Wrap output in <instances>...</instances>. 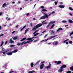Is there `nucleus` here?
Segmentation results:
<instances>
[{"mask_svg":"<svg viewBox=\"0 0 73 73\" xmlns=\"http://www.w3.org/2000/svg\"><path fill=\"white\" fill-rule=\"evenodd\" d=\"M17 51H18L17 50H14L12 52V53H16V52H17Z\"/></svg>","mask_w":73,"mask_h":73,"instance_id":"f3484780","label":"nucleus"},{"mask_svg":"<svg viewBox=\"0 0 73 73\" xmlns=\"http://www.w3.org/2000/svg\"><path fill=\"white\" fill-rule=\"evenodd\" d=\"M69 41V39L63 41V42H66V41Z\"/></svg>","mask_w":73,"mask_h":73,"instance_id":"f704fd0d","label":"nucleus"},{"mask_svg":"<svg viewBox=\"0 0 73 73\" xmlns=\"http://www.w3.org/2000/svg\"><path fill=\"white\" fill-rule=\"evenodd\" d=\"M17 38V36H15L13 38V40H16Z\"/></svg>","mask_w":73,"mask_h":73,"instance_id":"e433bc0d","label":"nucleus"},{"mask_svg":"<svg viewBox=\"0 0 73 73\" xmlns=\"http://www.w3.org/2000/svg\"><path fill=\"white\" fill-rule=\"evenodd\" d=\"M49 64V66L50 67V66H51V64H50V62Z\"/></svg>","mask_w":73,"mask_h":73,"instance_id":"13d9d810","label":"nucleus"},{"mask_svg":"<svg viewBox=\"0 0 73 73\" xmlns=\"http://www.w3.org/2000/svg\"><path fill=\"white\" fill-rule=\"evenodd\" d=\"M25 41H24L22 42L21 44H20V43H18L17 44V45H18V46H19L20 45H23L24 44V42H25Z\"/></svg>","mask_w":73,"mask_h":73,"instance_id":"1a4fd4ad","label":"nucleus"},{"mask_svg":"<svg viewBox=\"0 0 73 73\" xmlns=\"http://www.w3.org/2000/svg\"><path fill=\"white\" fill-rule=\"evenodd\" d=\"M72 73V72L70 71H68L67 72V73Z\"/></svg>","mask_w":73,"mask_h":73,"instance_id":"a19ab883","label":"nucleus"},{"mask_svg":"<svg viewBox=\"0 0 73 73\" xmlns=\"http://www.w3.org/2000/svg\"><path fill=\"white\" fill-rule=\"evenodd\" d=\"M50 25L49 24V23L48 24V25H47L46 27V28H48V27H49V26H50Z\"/></svg>","mask_w":73,"mask_h":73,"instance_id":"79ce46f5","label":"nucleus"},{"mask_svg":"<svg viewBox=\"0 0 73 73\" xmlns=\"http://www.w3.org/2000/svg\"><path fill=\"white\" fill-rule=\"evenodd\" d=\"M55 5H57V2H55Z\"/></svg>","mask_w":73,"mask_h":73,"instance_id":"864d4df0","label":"nucleus"},{"mask_svg":"<svg viewBox=\"0 0 73 73\" xmlns=\"http://www.w3.org/2000/svg\"><path fill=\"white\" fill-rule=\"evenodd\" d=\"M39 38H38L37 39L34 40V42H37V41L39 40Z\"/></svg>","mask_w":73,"mask_h":73,"instance_id":"dca6fc26","label":"nucleus"},{"mask_svg":"<svg viewBox=\"0 0 73 73\" xmlns=\"http://www.w3.org/2000/svg\"><path fill=\"white\" fill-rule=\"evenodd\" d=\"M3 44H4V42H3V41H2L1 42V44L0 45V46H2L3 45Z\"/></svg>","mask_w":73,"mask_h":73,"instance_id":"c756f323","label":"nucleus"},{"mask_svg":"<svg viewBox=\"0 0 73 73\" xmlns=\"http://www.w3.org/2000/svg\"><path fill=\"white\" fill-rule=\"evenodd\" d=\"M2 15V13H0V16H1Z\"/></svg>","mask_w":73,"mask_h":73,"instance_id":"0e129e2a","label":"nucleus"},{"mask_svg":"<svg viewBox=\"0 0 73 73\" xmlns=\"http://www.w3.org/2000/svg\"><path fill=\"white\" fill-rule=\"evenodd\" d=\"M31 68H33V66L34 65V64H33V62L31 63Z\"/></svg>","mask_w":73,"mask_h":73,"instance_id":"412c9836","label":"nucleus"},{"mask_svg":"<svg viewBox=\"0 0 73 73\" xmlns=\"http://www.w3.org/2000/svg\"><path fill=\"white\" fill-rule=\"evenodd\" d=\"M42 25V24L39 23L38 24H37L36 26L34 27L32 29L31 31H33L34 30L35 31V30H36L37 29H38V28H39V27H41Z\"/></svg>","mask_w":73,"mask_h":73,"instance_id":"f257e3e1","label":"nucleus"},{"mask_svg":"<svg viewBox=\"0 0 73 73\" xmlns=\"http://www.w3.org/2000/svg\"><path fill=\"white\" fill-rule=\"evenodd\" d=\"M27 27L26 25H25V26L23 28V29H24V28H25V27Z\"/></svg>","mask_w":73,"mask_h":73,"instance_id":"09e8293b","label":"nucleus"},{"mask_svg":"<svg viewBox=\"0 0 73 73\" xmlns=\"http://www.w3.org/2000/svg\"><path fill=\"white\" fill-rule=\"evenodd\" d=\"M57 36V35H55V36H50L49 37V38H48L46 40H44L41 41V42H42V41H44V42H45L46 41H47L48 40H50L51 39H52V38H54V37H56Z\"/></svg>","mask_w":73,"mask_h":73,"instance_id":"7ed1b4c3","label":"nucleus"},{"mask_svg":"<svg viewBox=\"0 0 73 73\" xmlns=\"http://www.w3.org/2000/svg\"><path fill=\"white\" fill-rule=\"evenodd\" d=\"M15 32V31H13L12 32V34H13V33H14Z\"/></svg>","mask_w":73,"mask_h":73,"instance_id":"6e6d98bb","label":"nucleus"},{"mask_svg":"<svg viewBox=\"0 0 73 73\" xmlns=\"http://www.w3.org/2000/svg\"><path fill=\"white\" fill-rule=\"evenodd\" d=\"M6 7V3H5L3 4L2 5V7Z\"/></svg>","mask_w":73,"mask_h":73,"instance_id":"a878e982","label":"nucleus"},{"mask_svg":"<svg viewBox=\"0 0 73 73\" xmlns=\"http://www.w3.org/2000/svg\"><path fill=\"white\" fill-rule=\"evenodd\" d=\"M50 44H51V42H50L48 43V45H50Z\"/></svg>","mask_w":73,"mask_h":73,"instance_id":"338daca9","label":"nucleus"},{"mask_svg":"<svg viewBox=\"0 0 73 73\" xmlns=\"http://www.w3.org/2000/svg\"><path fill=\"white\" fill-rule=\"evenodd\" d=\"M66 45H68V42H66Z\"/></svg>","mask_w":73,"mask_h":73,"instance_id":"052dcab7","label":"nucleus"},{"mask_svg":"<svg viewBox=\"0 0 73 73\" xmlns=\"http://www.w3.org/2000/svg\"><path fill=\"white\" fill-rule=\"evenodd\" d=\"M69 9H70L71 11H73V9L72 8L70 7H69Z\"/></svg>","mask_w":73,"mask_h":73,"instance_id":"c9c22d12","label":"nucleus"},{"mask_svg":"<svg viewBox=\"0 0 73 73\" xmlns=\"http://www.w3.org/2000/svg\"><path fill=\"white\" fill-rule=\"evenodd\" d=\"M69 14L70 16H73V14L72 13H70Z\"/></svg>","mask_w":73,"mask_h":73,"instance_id":"49530a36","label":"nucleus"},{"mask_svg":"<svg viewBox=\"0 0 73 73\" xmlns=\"http://www.w3.org/2000/svg\"><path fill=\"white\" fill-rule=\"evenodd\" d=\"M31 26L32 27V23H30Z\"/></svg>","mask_w":73,"mask_h":73,"instance_id":"680f3d73","label":"nucleus"},{"mask_svg":"<svg viewBox=\"0 0 73 73\" xmlns=\"http://www.w3.org/2000/svg\"><path fill=\"white\" fill-rule=\"evenodd\" d=\"M56 21H52L49 22V24L50 25H53V24L55 23Z\"/></svg>","mask_w":73,"mask_h":73,"instance_id":"423d86ee","label":"nucleus"},{"mask_svg":"<svg viewBox=\"0 0 73 73\" xmlns=\"http://www.w3.org/2000/svg\"><path fill=\"white\" fill-rule=\"evenodd\" d=\"M51 33L50 34L51 35H52V34H54V32L53 30H52L51 31Z\"/></svg>","mask_w":73,"mask_h":73,"instance_id":"393cba45","label":"nucleus"},{"mask_svg":"<svg viewBox=\"0 0 73 73\" xmlns=\"http://www.w3.org/2000/svg\"><path fill=\"white\" fill-rule=\"evenodd\" d=\"M29 42H30V41H27V42H25V43L24 42L23 43V44H28V43H29Z\"/></svg>","mask_w":73,"mask_h":73,"instance_id":"2f4dec72","label":"nucleus"},{"mask_svg":"<svg viewBox=\"0 0 73 73\" xmlns=\"http://www.w3.org/2000/svg\"><path fill=\"white\" fill-rule=\"evenodd\" d=\"M46 31V30H45L44 31L42 32V33H45V32Z\"/></svg>","mask_w":73,"mask_h":73,"instance_id":"bf43d9fd","label":"nucleus"},{"mask_svg":"<svg viewBox=\"0 0 73 73\" xmlns=\"http://www.w3.org/2000/svg\"><path fill=\"white\" fill-rule=\"evenodd\" d=\"M70 69L71 70L73 71V66H72L70 68Z\"/></svg>","mask_w":73,"mask_h":73,"instance_id":"b1692460","label":"nucleus"},{"mask_svg":"<svg viewBox=\"0 0 73 73\" xmlns=\"http://www.w3.org/2000/svg\"><path fill=\"white\" fill-rule=\"evenodd\" d=\"M18 27H19V25H17L16 26V28H18Z\"/></svg>","mask_w":73,"mask_h":73,"instance_id":"69168bd1","label":"nucleus"},{"mask_svg":"<svg viewBox=\"0 0 73 73\" xmlns=\"http://www.w3.org/2000/svg\"><path fill=\"white\" fill-rule=\"evenodd\" d=\"M55 13V12L53 11H52L51 13V14H53V13Z\"/></svg>","mask_w":73,"mask_h":73,"instance_id":"a18cd8bd","label":"nucleus"},{"mask_svg":"<svg viewBox=\"0 0 73 73\" xmlns=\"http://www.w3.org/2000/svg\"><path fill=\"white\" fill-rule=\"evenodd\" d=\"M69 43L70 44H72V41H70L69 42Z\"/></svg>","mask_w":73,"mask_h":73,"instance_id":"de8ad7c7","label":"nucleus"},{"mask_svg":"<svg viewBox=\"0 0 73 73\" xmlns=\"http://www.w3.org/2000/svg\"><path fill=\"white\" fill-rule=\"evenodd\" d=\"M53 45H57L58 44V42L57 41H54L53 43Z\"/></svg>","mask_w":73,"mask_h":73,"instance_id":"9b49d317","label":"nucleus"},{"mask_svg":"<svg viewBox=\"0 0 73 73\" xmlns=\"http://www.w3.org/2000/svg\"><path fill=\"white\" fill-rule=\"evenodd\" d=\"M40 62V60L37 62L35 64V66L36 65H39V62Z\"/></svg>","mask_w":73,"mask_h":73,"instance_id":"2eb2a0df","label":"nucleus"},{"mask_svg":"<svg viewBox=\"0 0 73 73\" xmlns=\"http://www.w3.org/2000/svg\"><path fill=\"white\" fill-rule=\"evenodd\" d=\"M34 72H35V71L34 70L31 71L29 72V73H33Z\"/></svg>","mask_w":73,"mask_h":73,"instance_id":"4be33fe9","label":"nucleus"},{"mask_svg":"<svg viewBox=\"0 0 73 73\" xmlns=\"http://www.w3.org/2000/svg\"><path fill=\"white\" fill-rule=\"evenodd\" d=\"M58 7L60 8H64L65 7V6L62 5H59L58 6Z\"/></svg>","mask_w":73,"mask_h":73,"instance_id":"f8f14e48","label":"nucleus"},{"mask_svg":"<svg viewBox=\"0 0 73 73\" xmlns=\"http://www.w3.org/2000/svg\"><path fill=\"white\" fill-rule=\"evenodd\" d=\"M45 21H46V20L43 21L42 23V24H46V23H44V22H45Z\"/></svg>","mask_w":73,"mask_h":73,"instance_id":"bb28decb","label":"nucleus"},{"mask_svg":"<svg viewBox=\"0 0 73 73\" xmlns=\"http://www.w3.org/2000/svg\"><path fill=\"white\" fill-rule=\"evenodd\" d=\"M66 65H63L60 68L61 69H63V68H66Z\"/></svg>","mask_w":73,"mask_h":73,"instance_id":"20e7f679","label":"nucleus"},{"mask_svg":"<svg viewBox=\"0 0 73 73\" xmlns=\"http://www.w3.org/2000/svg\"><path fill=\"white\" fill-rule=\"evenodd\" d=\"M1 26H0V30H1Z\"/></svg>","mask_w":73,"mask_h":73,"instance_id":"774afa93","label":"nucleus"},{"mask_svg":"<svg viewBox=\"0 0 73 73\" xmlns=\"http://www.w3.org/2000/svg\"><path fill=\"white\" fill-rule=\"evenodd\" d=\"M68 22L69 23H70V24H72V23H73V21H72L71 19L68 20Z\"/></svg>","mask_w":73,"mask_h":73,"instance_id":"ddd939ff","label":"nucleus"},{"mask_svg":"<svg viewBox=\"0 0 73 73\" xmlns=\"http://www.w3.org/2000/svg\"><path fill=\"white\" fill-rule=\"evenodd\" d=\"M44 14L45 15L40 17V20H43L46 19V18H47V19L48 18V15L46 14L45 13H44Z\"/></svg>","mask_w":73,"mask_h":73,"instance_id":"f03ea898","label":"nucleus"},{"mask_svg":"<svg viewBox=\"0 0 73 73\" xmlns=\"http://www.w3.org/2000/svg\"><path fill=\"white\" fill-rule=\"evenodd\" d=\"M60 30H62V28H59L57 31V32H58V31H60Z\"/></svg>","mask_w":73,"mask_h":73,"instance_id":"5701e85b","label":"nucleus"},{"mask_svg":"<svg viewBox=\"0 0 73 73\" xmlns=\"http://www.w3.org/2000/svg\"><path fill=\"white\" fill-rule=\"evenodd\" d=\"M55 25L54 24H53V25H52L50 29H52L54 27Z\"/></svg>","mask_w":73,"mask_h":73,"instance_id":"6ab92c4d","label":"nucleus"},{"mask_svg":"<svg viewBox=\"0 0 73 73\" xmlns=\"http://www.w3.org/2000/svg\"><path fill=\"white\" fill-rule=\"evenodd\" d=\"M3 36H4V35L3 34H1V35H0V37Z\"/></svg>","mask_w":73,"mask_h":73,"instance_id":"5fc2aeb1","label":"nucleus"},{"mask_svg":"<svg viewBox=\"0 0 73 73\" xmlns=\"http://www.w3.org/2000/svg\"><path fill=\"white\" fill-rule=\"evenodd\" d=\"M72 35H73V34L71 33L70 34L69 36H72Z\"/></svg>","mask_w":73,"mask_h":73,"instance_id":"e2e57ef3","label":"nucleus"},{"mask_svg":"<svg viewBox=\"0 0 73 73\" xmlns=\"http://www.w3.org/2000/svg\"><path fill=\"white\" fill-rule=\"evenodd\" d=\"M64 70L63 69H60L58 70L59 72H62V71Z\"/></svg>","mask_w":73,"mask_h":73,"instance_id":"cd10ccee","label":"nucleus"},{"mask_svg":"<svg viewBox=\"0 0 73 73\" xmlns=\"http://www.w3.org/2000/svg\"><path fill=\"white\" fill-rule=\"evenodd\" d=\"M31 40L32 39H31V38H28L27 39V40H28V41H30V40Z\"/></svg>","mask_w":73,"mask_h":73,"instance_id":"7c9ffc66","label":"nucleus"},{"mask_svg":"<svg viewBox=\"0 0 73 73\" xmlns=\"http://www.w3.org/2000/svg\"><path fill=\"white\" fill-rule=\"evenodd\" d=\"M44 64H41L40 67V69H42L43 68H44Z\"/></svg>","mask_w":73,"mask_h":73,"instance_id":"0eeeda50","label":"nucleus"},{"mask_svg":"<svg viewBox=\"0 0 73 73\" xmlns=\"http://www.w3.org/2000/svg\"><path fill=\"white\" fill-rule=\"evenodd\" d=\"M8 42V41H6L5 43V45H7V42Z\"/></svg>","mask_w":73,"mask_h":73,"instance_id":"8fccbe9b","label":"nucleus"},{"mask_svg":"<svg viewBox=\"0 0 73 73\" xmlns=\"http://www.w3.org/2000/svg\"><path fill=\"white\" fill-rule=\"evenodd\" d=\"M13 72H14V71H10V72H9V73H13Z\"/></svg>","mask_w":73,"mask_h":73,"instance_id":"3c124183","label":"nucleus"},{"mask_svg":"<svg viewBox=\"0 0 73 73\" xmlns=\"http://www.w3.org/2000/svg\"><path fill=\"white\" fill-rule=\"evenodd\" d=\"M62 23H66V22H67V21H65V20H63V21H62Z\"/></svg>","mask_w":73,"mask_h":73,"instance_id":"c85d7f7f","label":"nucleus"},{"mask_svg":"<svg viewBox=\"0 0 73 73\" xmlns=\"http://www.w3.org/2000/svg\"><path fill=\"white\" fill-rule=\"evenodd\" d=\"M50 68V67L49 66H48L46 67V68L47 69H49Z\"/></svg>","mask_w":73,"mask_h":73,"instance_id":"4c0bfd02","label":"nucleus"},{"mask_svg":"<svg viewBox=\"0 0 73 73\" xmlns=\"http://www.w3.org/2000/svg\"><path fill=\"white\" fill-rule=\"evenodd\" d=\"M15 45L13 44V45H10V47H11V48H12V47H13L14 46H15Z\"/></svg>","mask_w":73,"mask_h":73,"instance_id":"58836bf2","label":"nucleus"},{"mask_svg":"<svg viewBox=\"0 0 73 73\" xmlns=\"http://www.w3.org/2000/svg\"><path fill=\"white\" fill-rule=\"evenodd\" d=\"M37 33V32L35 31L33 33V35H35V33Z\"/></svg>","mask_w":73,"mask_h":73,"instance_id":"4d7b16f0","label":"nucleus"},{"mask_svg":"<svg viewBox=\"0 0 73 73\" xmlns=\"http://www.w3.org/2000/svg\"><path fill=\"white\" fill-rule=\"evenodd\" d=\"M40 8H41L42 9H44V8L45 7L43 6H41Z\"/></svg>","mask_w":73,"mask_h":73,"instance_id":"37998d69","label":"nucleus"},{"mask_svg":"<svg viewBox=\"0 0 73 73\" xmlns=\"http://www.w3.org/2000/svg\"><path fill=\"white\" fill-rule=\"evenodd\" d=\"M7 54L8 56H11L12 54V52H9Z\"/></svg>","mask_w":73,"mask_h":73,"instance_id":"6e6552de","label":"nucleus"},{"mask_svg":"<svg viewBox=\"0 0 73 73\" xmlns=\"http://www.w3.org/2000/svg\"><path fill=\"white\" fill-rule=\"evenodd\" d=\"M5 50V49H4L3 48H2V51H0V53H2L3 52H4Z\"/></svg>","mask_w":73,"mask_h":73,"instance_id":"4468645a","label":"nucleus"},{"mask_svg":"<svg viewBox=\"0 0 73 73\" xmlns=\"http://www.w3.org/2000/svg\"><path fill=\"white\" fill-rule=\"evenodd\" d=\"M38 34H39V33H37L35 34L34 36H37V35H38Z\"/></svg>","mask_w":73,"mask_h":73,"instance_id":"72a5a7b5","label":"nucleus"},{"mask_svg":"<svg viewBox=\"0 0 73 73\" xmlns=\"http://www.w3.org/2000/svg\"><path fill=\"white\" fill-rule=\"evenodd\" d=\"M27 38H24L22 39L20 41H23L24 40H25Z\"/></svg>","mask_w":73,"mask_h":73,"instance_id":"a211bd4d","label":"nucleus"},{"mask_svg":"<svg viewBox=\"0 0 73 73\" xmlns=\"http://www.w3.org/2000/svg\"><path fill=\"white\" fill-rule=\"evenodd\" d=\"M42 12H48V10L45 9H42Z\"/></svg>","mask_w":73,"mask_h":73,"instance_id":"aec40b11","label":"nucleus"},{"mask_svg":"<svg viewBox=\"0 0 73 73\" xmlns=\"http://www.w3.org/2000/svg\"><path fill=\"white\" fill-rule=\"evenodd\" d=\"M14 41L12 40L11 39H10L9 40V43L10 44H12V43H14Z\"/></svg>","mask_w":73,"mask_h":73,"instance_id":"9d476101","label":"nucleus"},{"mask_svg":"<svg viewBox=\"0 0 73 73\" xmlns=\"http://www.w3.org/2000/svg\"><path fill=\"white\" fill-rule=\"evenodd\" d=\"M26 15L27 16H29V13H27Z\"/></svg>","mask_w":73,"mask_h":73,"instance_id":"c03bdc74","label":"nucleus"},{"mask_svg":"<svg viewBox=\"0 0 73 73\" xmlns=\"http://www.w3.org/2000/svg\"><path fill=\"white\" fill-rule=\"evenodd\" d=\"M48 36V35H45L44 37V38H45V37H46V36Z\"/></svg>","mask_w":73,"mask_h":73,"instance_id":"603ef678","label":"nucleus"},{"mask_svg":"<svg viewBox=\"0 0 73 73\" xmlns=\"http://www.w3.org/2000/svg\"><path fill=\"white\" fill-rule=\"evenodd\" d=\"M28 29H26L25 30V33H26L28 32Z\"/></svg>","mask_w":73,"mask_h":73,"instance_id":"473e14b6","label":"nucleus"},{"mask_svg":"<svg viewBox=\"0 0 73 73\" xmlns=\"http://www.w3.org/2000/svg\"><path fill=\"white\" fill-rule=\"evenodd\" d=\"M7 51L3 52H2V53H3V54H5L6 53H7Z\"/></svg>","mask_w":73,"mask_h":73,"instance_id":"ea45409f","label":"nucleus"},{"mask_svg":"<svg viewBox=\"0 0 73 73\" xmlns=\"http://www.w3.org/2000/svg\"><path fill=\"white\" fill-rule=\"evenodd\" d=\"M55 63H57V65H58L59 64H60L61 63V61H58V62L57 61H55Z\"/></svg>","mask_w":73,"mask_h":73,"instance_id":"39448f33","label":"nucleus"}]
</instances>
